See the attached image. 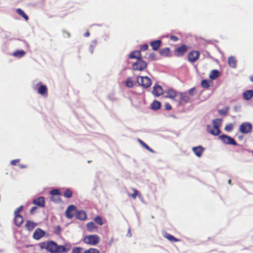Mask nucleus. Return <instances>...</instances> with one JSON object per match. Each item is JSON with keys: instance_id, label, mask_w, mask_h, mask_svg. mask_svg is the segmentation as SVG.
<instances>
[{"instance_id": "nucleus-18", "label": "nucleus", "mask_w": 253, "mask_h": 253, "mask_svg": "<svg viewBox=\"0 0 253 253\" xmlns=\"http://www.w3.org/2000/svg\"><path fill=\"white\" fill-rule=\"evenodd\" d=\"M161 44L162 41L160 40L152 41L150 43V45L152 47V49L155 51L157 50L159 48Z\"/></svg>"}, {"instance_id": "nucleus-38", "label": "nucleus", "mask_w": 253, "mask_h": 253, "mask_svg": "<svg viewBox=\"0 0 253 253\" xmlns=\"http://www.w3.org/2000/svg\"><path fill=\"white\" fill-rule=\"evenodd\" d=\"M126 85L128 87H132L133 86V83L131 81V79L130 78H128L127 79L126 81Z\"/></svg>"}, {"instance_id": "nucleus-58", "label": "nucleus", "mask_w": 253, "mask_h": 253, "mask_svg": "<svg viewBox=\"0 0 253 253\" xmlns=\"http://www.w3.org/2000/svg\"><path fill=\"white\" fill-rule=\"evenodd\" d=\"M230 183H231V180H230V179H229V180H228V183H229V184H230Z\"/></svg>"}, {"instance_id": "nucleus-55", "label": "nucleus", "mask_w": 253, "mask_h": 253, "mask_svg": "<svg viewBox=\"0 0 253 253\" xmlns=\"http://www.w3.org/2000/svg\"><path fill=\"white\" fill-rule=\"evenodd\" d=\"M19 168L20 169H24V168H27V166L25 165L21 164L19 165Z\"/></svg>"}, {"instance_id": "nucleus-47", "label": "nucleus", "mask_w": 253, "mask_h": 253, "mask_svg": "<svg viewBox=\"0 0 253 253\" xmlns=\"http://www.w3.org/2000/svg\"><path fill=\"white\" fill-rule=\"evenodd\" d=\"M195 91V88H191L190 89H189V91L186 93L189 94L190 96H191L193 98V93Z\"/></svg>"}, {"instance_id": "nucleus-1", "label": "nucleus", "mask_w": 253, "mask_h": 253, "mask_svg": "<svg viewBox=\"0 0 253 253\" xmlns=\"http://www.w3.org/2000/svg\"><path fill=\"white\" fill-rule=\"evenodd\" d=\"M38 246L41 250L44 249L50 253H66L70 250L69 248H66L64 246L58 245L53 241L41 242Z\"/></svg>"}, {"instance_id": "nucleus-32", "label": "nucleus", "mask_w": 253, "mask_h": 253, "mask_svg": "<svg viewBox=\"0 0 253 253\" xmlns=\"http://www.w3.org/2000/svg\"><path fill=\"white\" fill-rule=\"evenodd\" d=\"M138 142L140 143V144L143 146L146 150L151 152H153L154 151L152 149H151L147 144H146L145 142H144L142 140L140 139H138Z\"/></svg>"}, {"instance_id": "nucleus-9", "label": "nucleus", "mask_w": 253, "mask_h": 253, "mask_svg": "<svg viewBox=\"0 0 253 253\" xmlns=\"http://www.w3.org/2000/svg\"><path fill=\"white\" fill-rule=\"evenodd\" d=\"M188 49V47L185 44H182L174 50V54L177 57L183 56Z\"/></svg>"}, {"instance_id": "nucleus-27", "label": "nucleus", "mask_w": 253, "mask_h": 253, "mask_svg": "<svg viewBox=\"0 0 253 253\" xmlns=\"http://www.w3.org/2000/svg\"><path fill=\"white\" fill-rule=\"evenodd\" d=\"M159 52L161 55L168 57L170 55V50L169 48L166 47L161 49Z\"/></svg>"}, {"instance_id": "nucleus-5", "label": "nucleus", "mask_w": 253, "mask_h": 253, "mask_svg": "<svg viewBox=\"0 0 253 253\" xmlns=\"http://www.w3.org/2000/svg\"><path fill=\"white\" fill-rule=\"evenodd\" d=\"M137 82L140 85L146 88H148L151 85V81L147 77H138Z\"/></svg>"}, {"instance_id": "nucleus-31", "label": "nucleus", "mask_w": 253, "mask_h": 253, "mask_svg": "<svg viewBox=\"0 0 253 253\" xmlns=\"http://www.w3.org/2000/svg\"><path fill=\"white\" fill-rule=\"evenodd\" d=\"M138 142L140 143V144L143 146L146 150L151 152H153L154 151L152 149H151L147 144H146L145 142H144L142 140L140 139H138Z\"/></svg>"}, {"instance_id": "nucleus-8", "label": "nucleus", "mask_w": 253, "mask_h": 253, "mask_svg": "<svg viewBox=\"0 0 253 253\" xmlns=\"http://www.w3.org/2000/svg\"><path fill=\"white\" fill-rule=\"evenodd\" d=\"M200 53L198 51L193 50L188 54V60L191 63L196 62L199 58Z\"/></svg>"}, {"instance_id": "nucleus-17", "label": "nucleus", "mask_w": 253, "mask_h": 253, "mask_svg": "<svg viewBox=\"0 0 253 253\" xmlns=\"http://www.w3.org/2000/svg\"><path fill=\"white\" fill-rule=\"evenodd\" d=\"M192 150L197 157H200L204 152V148L201 146H199L193 147Z\"/></svg>"}, {"instance_id": "nucleus-13", "label": "nucleus", "mask_w": 253, "mask_h": 253, "mask_svg": "<svg viewBox=\"0 0 253 253\" xmlns=\"http://www.w3.org/2000/svg\"><path fill=\"white\" fill-rule=\"evenodd\" d=\"M33 204L41 208L45 206V200L43 197H40L33 201Z\"/></svg>"}, {"instance_id": "nucleus-24", "label": "nucleus", "mask_w": 253, "mask_h": 253, "mask_svg": "<svg viewBox=\"0 0 253 253\" xmlns=\"http://www.w3.org/2000/svg\"><path fill=\"white\" fill-rule=\"evenodd\" d=\"M76 217L77 219H79L80 220H85L86 218V212L83 211H79L77 213Z\"/></svg>"}, {"instance_id": "nucleus-59", "label": "nucleus", "mask_w": 253, "mask_h": 253, "mask_svg": "<svg viewBox=\"0 0 253 253\" xmlns=\"http://www.w3.org/2000/svg\"><path fill=\"white\" fill-rule=\"evenodd\" d=\"M58 228H59V230H60V227L58 226Z\"/></svg>"}, {"instance_id": "nucleus-51", "label": "nucleus", "mask_w": 253, "mask_h": 253, "mask_svg": "<svg viewBox=\"0 0 253 253\" xmlns=\"http://www.w3.org/2000/svg\"><path fill=\"white\" fill-rule=\"evenodd\" d=\"M22 208H23V207H22V206H21V207H19V208L16 210V211H15L14 214H19V212L21 211V210H22Z\"/></svg>"}, {"instance_id": "nucleus-23", "label": "nucleus", "mask_w": 253, "mask_h": 253, "mask_svg": "<svg viewBox=\"0 0 253 253\" xmlns=\"http://www.w3.org/2000/svg\"><path fill=\"white\" fill-rule=\"evenodd\" d=\"M37 225V224L31 220H27L25 224V227L29 231L32 230Z\"/></svg>"}, {"instance_id": "nucleus-46", "label": "nucleus", "mask_w": 253, "mask_h": 253, "mask_svg": "<svg viewBox=\"0 0 253 253\" xmlns=\"http://www.w3.org/2000/svg\"><path fill=\"white\" fill-rule=\"evenodd\" d=\"M19 162H20V160H19V159L13 160L11 161V162H10V164H11L12 165L15 166V165H16L18 163H19Z\"/></svg>"}, {"instance_id": "nucleus-4", "label": "nucleus", "mask_w": 253, "mask_h": 253, "mask_svg": "<svg viewBox=\"0 0 253 253\" xmlns=\"http://www.w3.org/2000/svg\"><path fill=\"white\" fill-rule=\"evenodd\" d=\"M192 100V97L190 96L189 94L186 92H179L178 98L176 99L179 105H183L190 102Z\"/></svg>"}, {"instance_id": "nucleus-11", "label": "nucleus", "mask_w": 253, "mask_h": 253, "mask_svg": "<svg viewBox=\"0 0 253 253\" xmlns=\"http://www.w3.org/2000/svg\"><path fill=\"white\" fill-rule=\"evenodd\" d=\"M45 232L40 228L37 229L34 232L33 237L34 239L38 240L43 237Z\"/></svg>"}, {"instance_id": "nucleus-37", "label": "nucleus", "mask_w": 253, "mask_h": 253, "mask_svg": "<svg viewBox=\"0 0 253 253\" xmlns=\"http://www.w3.org/2000/svg\"><path fill=\"white\" fill-rule=\"evenodd\" d=\"M84 253H100V251L95 248H89L87 250H85Z\"/></svg>"}, {"instance_id": "nucleus-50", "label": "nucleus", "mask_w": 253, "mask_h": 253, "mask_svg": "<svg viewBox=\"0 0 253 253\" xmlns=\"http://www.w3.org/2000/svg\"><path fill=\"white\" fill-rule=\"evenodd\" d=\"M37 208L36 207H32L30 211V214H33L34 213L35 211L37 210Z\"/></svg>"}, {"instance_id": "nucleus-6", "label": "nucleus", "mask_w": 253, "mask_h": 253, "mask_svg": "<svg viewBox=\"0 0 253 253\" xmlns=\"http://www.w3.org/2000/svg\"><path fill=\"white\" fill-rule=\"evenodd\" d=\"M219 138L224 144L228 145H233L234 146L238 145L237 142L233 138L228 135L222 134L219 136Z\"/></svg>"}, {"instance_id": "nucleus-28", "label": "nucleus", "mask_w": 253, "mask_h": 253, "mask_svg": "<svg viewBox=\"0 0 253 253\" xmlns=\"http://www.w3.org/2000/svg\"><path fill=\"white\" fill-rule=\"evenodd\" d=\"M26 54L25 51L23 50H16L13 52L12 55L13 56L17 58H21L24 56Z\"/></svg>"}, {"instance_id": "nucleus-49", "label": "nucleus", "mask_w": 253, "mask_h": 253, "mask_svg": "<svg viewBox=\"0 0 253 253\" xmlns=\"http://www.w3.org/2000/svg\"><path fill=\"white\" fill-rule=\"evenodd\" d=\"M218 113L221 115H224L226 114L227 111L224 110H219Z\"/></svg>"}, {"instance_id": "nucleus-42", "label": "nucleus", "mask_w": 253, "mask_h": 253, "mask_svg": "<svg viewBox=\"0 0 253 253\" xmlns=\"http://www.w3.org/2000/svg\"><path fill=\"white\" fill-rule=\"evenodd\" d=\"M83 250L81 247H76L73 249L72 253H82Z\"/></svg>"}, {"instance_id": "nucleus-35", "label": "nucleus", "mask_w": 253, "mask_h": 253, "mask_svg": "<svg viewBox=\"0 0 253 253\" xmlns=\"http://www.w3.org/2000/svg\"><path fill=\"white\" fill-rule=\"evenodd\" d=\"M73 195L72 192L69 189H66L64 192L63 195L67 198H70Z\"/></svg>"}, {"instance_id": "nucleus-29", "label": "nucleus", "mask_w": 253, "mask_h": 253, "mask_svg": "<svg viewBox=\"0 0 253 253\" xmlns=\"http://www.w3.org/2000/svg\"><path fill=\"white\" fill-rule=\"evenodd\" d=\"M161 106V104L160 102L155 100L152 103L151 105V108L154 110H157L160 108Z\"/></svg>"}, {"instance_id": "nucleus-57", "label": "nucleus", "mask_w": 253, "mask_h": 253, "mask_svg": "<svg viewBox=\"0 0 253 253\" xmlns=\"http://www.w3.org/2000/svg\"><path fill=\"white\" fill-rule=\"evenodd\" d=\"M250 80H251V81L253 82V75L250 77Z\"/></svg>"}, {"instance_id": "nucleus-45", "label": "nucleus", "mask_w": 253, "mask_h": 253, "mask_svg": "<svg viewBox=\"0 0 253 253\" xmlns=\"http://www.w3.org/2000/svg\"><path fill=\"white\" fill-rule=\"evenodd\" d=\"M155 54L154 52H152L149 54L148 58L150 60H155Z\"/></svg>"}, {"instance_id": "nucleus-34", "label": "nucleus", "mask_w": 253, "mask_h": 253, "mask_svg": "<svg viewBox=\"0 0 253 253\" xmlns=\"http://www.w3.org/2000/svg\"><path fill=\"white\" fill-rule=\"evenodd\" d=\"M132 190L133 193L129 195V196L131 197L133 199H135L137 196H141V194L136 189L133 188Z\"/></svg>"}, {"instance_id": "nucleus-60", "label": "nucleus", "mask_w": 253, "mask_h": 253, "mask_svg": "<svg viewBox=\"0 0 253 253\" xmlns=\"http://www.w3.org/2000/svg\"><path fill=\"white\" fill-rule=\"evenodd\" d=\"M252 153H253V151Z\"/></svg>"}, {"instance_id": "nucleus-14", "label": "nucleus", "mask_w": 253, "mask_h": 253, "mask_svg": "<svg viewBox=\"0 0 253 253\" xmlns=\"http://www.w3.org/2000/svg\"><path fill=\"white\" fill-rule=\"evenodd\" d=\"M38 84H40L39 87L38 89V92L43 96H47V88L46 85L42 84L41 83H39Z\"/></svg>"}, {"instance_id": "nucleus-19", "label": "nucleus", "mask_w": 253, "mask_h": 253, "mask_svg": "<svg viewBox=\"0 0 253 253\" xmlns=\"http://www.w3.org/2000/svg\"><path fill=\"white\" fill-rule=\"evenodd\" d=\"M23 222V218L22 215L19 214H15L14 223L18 227H20Z\"/></svg>"}, {"instance_id": "nucleus-15", "label": "nucleus", "mask_w": 253, "mask_h": 253, "mask_svg": "<svg viewBox=\"0 0 253 253\" xmlns=\"http://www.w3.org/2000/svg\"><path fill=\"white\" fill-rule=\"evenodd\" d=\"M207 131L209 133L214 135H218L220 133V130L219 128H217V127L211 126H207Z\"/></svg>"}, {"instance_id": "nucleus-52", "label": "nucleus", "mask_w": 253, "mask_h": 253, "mask_svg": "<svg viewBox=\"0 0 253 253\" xmlns=\"http://www.w3.org/2000/svg\"><path fill=\"white\" fill-rule=\"evenodd\" d=\"M165 108L167 110H170L171 109V106L170 105V104H169L168 103L166 104Z\"/></svg>"}, {"instance_id": "nucleus-48", "label": "nucleus", "mask_w": 253, "mask_h": 253, "mask_svg": "<svg viewBox=\"0 0 253 253\" xmlns=\"http://www.w3.org/2000/svg\"><path fill=\"white\" fill-rule=\"evenodd\" d=\"M94 46L93 45H90L89 47L88 50L90 53L92 54L93 53Z\"/></svg>"}, {"instance_id": "nucleus-22", "label": "nucleus", "mask_w": 253, "mask_h": 253, "mask_svg": "<svg viewBox=\"0 0 253 253\" xmlns=\"http://www.w3.org/2000/svg\"><path fill=\"white\" fill-rule=\"evenodd\" d=\"M228 63L229 66L231 68H235L237 66V60L233 56H230L228 58Z\"/></svg>"}, {"instance_id": "nucleus-40", "label": "nucleus", "mask_w": 253, "mask_h": 253, "mask_svg": "<svg viewBox=\"0 0 253 253\" xmlns=\"http://www.w3.org/2000/svg\"><path fill=\"white\" fill-rule=\"evenodd\" d=\"M233 128V125L232 124H228V125H227L225 126L224 129L226 131L230 132L232 130Z\"/></svg>"}, {"instance_id": "nucleus-21", "label": "nucleus", "mask_w": 253, "mask_h": 253, "mask_svg": "<svg viewBox=\"0 0 253 253\" xmlns=\"http://www.w3.org/2000/svg\"><path fill=\"white\" fill-rule=\"evenodd\" d=\"M86 228L89 232H93L95 230H97L98 227L94 222H89L86 224Z\"/></svg>"}, {"instance_id": "nucleus-10", "label": "nucleus", "mask_w": 253, "mask_h": 253, "mask_svg": "<svg viewBox=\"0 0 253 253\" xmlns=\"http://www.w3.org/2000/svg\"><path fill=\"white\" fill-rule=\"evenodd\" d=\"M76 211V207L74 205H70L66 211V216L68 218H72L74 215V212Z\"/></svg>"}, {"instance_id": "nucleus-25", "label": "nucleus", "mask_w": 253, "mask_h": 253, "mask_svg": "<svg viewBox=\"0 0 253 253\" xmlns=\"http://www.w3.org/2000/svg\"><path fill=\"white\" fill-rule=\"evenodd\" d=\"M220 76V72L217 70H212L209 75L210 79L215 80Z\"/></svg>"}, {"instance_id": "nucleus-56", "label": "nucleus", "mask_w": 253, "mask_h": 253, "mask_svg": "<svg viewBox=\"0 0 253 253\" xmlns=\"http://www.w3.org/2000/svg\"><path fill=\"white\" fill-rule=\"evenodd\" d=\"M90 34H89V32L88 31H87L84 35V36L85 37H89Z\"/></svg>"}, {"instance_id": "nucleus-26", "label": "nucleus", "mask_w": 253, "mask_h": 253, "mask_svg": "<svg viewBox=\"0 0 253 253\" xmlns=\"http://www.w3.org/2000/svg\"><path fill=\"white\" fill-rule=\"evenodd\" d=\"M164 236L171 242H177L180 241V239L175 238L173 236L169 234L166 233Z\"/></svg>"}, {"instance_id": "nucleus-41", "label": "nucleus", "mask_w": 253, "mask_h": 253, "mask_svg": "<svg viewBox=\"0 0 253 253\" xmlns=\"http://www.w3.org/2000/svg\"><path fill=\"white\" fill-rule=\"evenodd\" d=\"M50 194L51 195H60L61 193L58 189H54L50 191Z\"/></svg>"}, {"instance_id": "nucleus-36", "label": "nucleus", "mask_w": 253, "mask_h": 253, "mask_svg": "<svg viewBox=\"0 0 253 253\" xmlns=\"http://www.w3.org/2000/svg\"><path fill=\"white\" fill-rule=\"evenodd\" d=\"M211 82L207 80H203L201 82V85L204 88H208L211 85L210 84Z\"/></svg>"}, {"instance_id": "nucleus-2", "label": "nucleus", "mask_w": 253, "mask_h": 253, "mask_svg": "<svg viewBox=\"0 0 253 253\" xmlns=\"http://www.w3.org/2000/svg\"><path fill=\"white\" fill-rule=\"evenodd\" d=\"M129 58L137 59V61L132 65L133 70L142 71L146 68L147 64L142 60L140 50H135L131 52L129 55Z\"/></svg>"}, {"instance_id": "nucleus-30", "label": "nucleus", "mask_w": 253, "mask_h": 253, "mask_svg": "<svg viewBox=\"0 0 253 253\" xmlns=\"http://www.w3.org/2000/svg\"><path fill=\"white\" fill-rule=\"evenodd\" d=\"M17 13L21 17H22L25 21H28L29 19V17L27 14H26L20 8H18L16 9Z\"/></svg>"}, {"instance_id": "nucleus-43", "label": "nucleus", "mask_w": 253, "mask_h": 253, "mask_svg": "<svg viewBox=\"0 0 253 253\" xmlns=\"http://www.w3.org/2000/svg\"><path fill=\"white\" fill-rule=\"evenodd\" d=\"M62 32L63 34L64 37L67 38H69L70 37V34L68 31H67L65 30H63L62 31Z\"/></svg>"}, {"instance_id": "nucleus-7", "label": "nucleus", "mask_w": 253, "mask_h": 253, "mask_svg": "<svg viewBox=\"0 0 253 253\" xmlns=\"http://www.w3.org/2000/svg\"><path fill=\"white\" fill-rule=\"evenodd\" d=\"M252 128V126L250 123H242L240 126L239 130L241 132L244 134H247L251 131V129Z\"/></svg>"}, {"instance_id": "nucleus-12", "label": "nucleus", "mask_w": 253, "mask_h": 253, "mask_svg": "<svg viewBox=\"0 0 253 253\" xmlns=\"http://www.w3.org/2000/svg\"><path fill=\"white\" fill-rule=\"evenodd\" d=\"M152 93L155 96H159L163 93V90L162 86L158 84H156L154 86Z\"/></svg>"}, {"instance_id": "nucleus-3", "label": "nucleus", "mask_w": 253, "mask_h": 253, "mask_svg": "<svg viewBox=\"0 0 253 253\" xmlns=\"http://www.w3.org/2000/svg\"><path fill=\"white\" fill-rule=\"evenodd\" d=\"M99 241L100 237L96 234L86 235L83 239V242L85 244L90 246H95Z\"/></svg>"}, {"instance_id": "nucleus-44", "label": "nucleus", "mask_w": 253, "mask_h": 253, "mask_svg": "<svg viewBox=\"0 0 253 253\" xmlns=\"http://www.w3.org/2000/svg\"><path fill=\"white\" fill-rule=\"evenodd\" d=\"M148 48V45L147 44H144L141 45L140 46V50L141 51H145L147 50Z\"/></svg>"}, {"instance_id": "nucleus-53", "label": "nucleus", "mask_w": 253, "mask_h": 253, "mask_svg": "<svg viewBox=\"0 0 253 253\" xmlns=\"http://www.w3.org/2000/svg\"><path fill=\"white\" fill-rule=\"evenodd\" d=\"M170 39L173 41H177L178 40V38L175 36H172L170 37Z\"/></svg>"}, {"instance_id": "nucleus-54", "label": "nucleus", "mask_w": 253, "mask_h": 253, "mask_svg": "<svg viewBox=\"0 0 253 253\" xmlns=\"http://www.w3.org/2000/svg\"><path fill=\"white\" fill-rule=\"evenodd\" d=\"M114 238H112L110 240V241H109V243H108L109 245V246H111V245H112V244H113V243L114 242Z\"/></svg>"}, {"instance_id": "nucleus-39", "label": "nucleus", "mask_w": 253, "mask_h": 253, "mask_svg": "<svg viewBox=\"0 0 253 253\" xmlns=\"http://www.w3.org/2000/svg\"><path fill=\"white\" fill-rule=\"evenodd\" d=\"M94 221L99 224V225H102L103 222L102 221V219L100 216H97L94 218Z\"/></svg>"}, {"instance_id": "nucleus-20", "label": "nucleus", "mask_w": 253, "mask_h": 253, "mask_svg": "<svg viewBox=\"0 0 253 253\" xmlns=\"http://www.w3.org/2000/svg\"><path fill=\"white\" fill-rule=\"evenodd\" d=\"M243 98L245 100H250L253 97V90H247L243 94Z\"/></svg>"}, {"instance_id": "nucleus-33", "label": "nucleus", "mask_w": 253, "mask_h": 253, "mask_svg": "<svg viewBox=\"0 0 253 253\" xmlns=\"http://www.w3.org/2000/svg\"><path fill=\"white\" fill-rule=\"evenodd\" d=\"M221 122L222 120L220 119H216L213 120L212 121L213 126L217 127V128H219V127L221 126Z\"/></svg>"}, {"instance_id": "nucleus-16", "label": "nucleus", "mask_w": 253, "mask_h": 253, "mask_svg": "<svg viewBox=\"0 0 253 253\" xmlns=\"http://www.w3.org/2000/svg\"><path fill=\"white\" fill-rule=\"evenodd\" d=\"M178 93L179 92H177L175 90L172 89H169L166 92V97L170 99H174L176 97V99H177Z\"/></svg>"}]
</instances>
